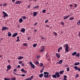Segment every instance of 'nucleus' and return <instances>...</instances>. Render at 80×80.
Listing matches in <instances>:
<instances>
[{
  "instance_id": "obj_40",
  "label": "nucleus",
  "mask_w": 80,
  "mask_h": 80,
  "mask_svg": "<svg viewBox=\"0 0 80 80\" xmlns=\"http://www.w3.org/2000/svg\"><path fill=\"white\" fill-rule=\"evenodd\" d=\"M7 5V4L6 3H5L3 4V6H6Z\"/></svg>"
},
{
  "instance_id": "obj_10",
  "label": "nucleus",
  "mask_w": 80,
  "mask_h": 80,
  "mask_svg": "<svg viewBox=\"0 0 80 80\" xmlns=\"http://www.w3.org/2000/svg\"><path fill=\"white\" fill-rule=\"evenodd\" d=\"M21 71H22V72L24 73H27V71L25 70L23 68H22V69H21Z\"/></svg>"
},
{
  "instance_id": "obj_63",
  "label": "nucleus",
  "mask_w": 80,
  "mask_h": 80,
  "mask_svg": "<svg viewBox=\"0 0 80 80\" xmlns=\"http://www.w3.org/2000/svg\"><path fill=\"white\" fill-rule=\"evenodd\" d=\"M3 40V38H1L0 39V40Z\"/></svg>"
},
{
  "instance_id": "obj_44",
  "label": "nucleus",
  "mask_w": 80,
  "mask_h": 80,
  "mask_svg": "<svg viewBox=\"0 0 80 80\" xmlns=\"http://www.w3.org/2000/svg\"><path fill=\"white\" fill-rule=\"evenodd\" d=\"M54 34H55V35H56V36H57V35H58V34L56 32H55L54 33Z\"/></svg>"
},
{
  "instance_id": "obj_7",
  "label": "nucleus",
  "mask_w": 80,
  "mask_h": 80,
  "mask_svg": "<svg viewBox=\"0 0 80 80\" xmlns=\"http://www.w3.org/2000/svg\"><path fill=\"white\" fill-rule=\"evenodd\" d=\"M74 68L76 69V70H78V71L80 72V68H78L77 66H75Z\"/></svg>"
},
{
  "instance_id": "obj_3",
  "label": "nucleus",
  "mask_w": 80,
  "mask_h": 80,
  "mask_svg": "<svg viewBox=\"0 0 80 80\" xmlns=\"http://www.w3.org/2000/svg\"><path fill=\"white\" fill-rule=\"evenodd\" d=\"M44 77H45L46 78H48L49 73L47 72H44Z\"/></svg>"
},
{
  "instance_id": "obj_47",
  "label": "nucleus",
  "mask_w": 80,
  "mask_h": 80,
  "mask_svg": "<svg viewBox=\"0 0 80 80\" xmlns=\"http://www.w3.org/2000/svg\"><path fill=\"white\" fill-rule=\"evenodd\" d=\"M48 22V20H47L45 21V23H47Z\"/></svg>"
},
{
  "instance_id": "obj_8",
  "label": "nucleus",
  "mask_w": 80,
  "mask_h": 80,
  "mask_svg": "<svg viewBox=\"0 0 80 80\" xmlns=\"http://www.w3.org/2000/svg\"><path fill=\"white\" fill-rule=\"evenodd\" d=\"M2 13L4 14V17L5 18L6 17H8V15L5 12L3 11Z\"/></svg>"
},
{
  "instance_id": "obj_36",
  "label": "nucleus",
  "mask_w": 80,
  "mask_h": 80,
  "mask_svg": "<svg viewBox=\"0 0 80 80\" xmlns=\"http://www.w3.org/2000/svg\"><path fill=\"white\" fill-rule=\"evenodd\" d=\"M67 71L68 72H69L70 71V69L69 68H67Z\"/></svg>"
},
{
  "instance_id": "obj_25",
  "label": "nucleus",
  "mask_w": 80,
  "mask_h": 80,
  "mask_svg": "<svg viewBox=\"0 0 80 80\" xmlns=\"http://www.w3.org/2000/svg\"><path fill=\"white\" fill-rule=\"evenodd\" d=\"M7 68L8 69H10L11 68V66L10 65H9L7 66Z\"/></svg>"
},
{
  "instance_id": "obj_21",
  "label": "nucleus",
  "mask_w": 80,
  "mask_h": 80,
  "mask_svg": "<svg viewBox=\"0 0 80 80\" xmlns=\"http://www.w3.org/2000/svg\"><path fill=\"white\" fill-rule=\"evenodd\" d=\"M22 58H23L22 56H20L19 58H18V59L20 60Z\"/></svg>"
},
{
  "instance_id": "obj_9",
  "label": "nucleus",
  "mask_w": 80,
  "mask_h": 80,
  "mask_svg": "<svg viewBox=\"0 0 80 80\" xmlns=\"http://www.w3.org/2000/svg\"><path fill=\"white\" fill-rule=\"evenodd\" d=\"M41 48H42V49L40 51V52H43L44 51L45 48L44 46H42L41 47Z\"/></svg>"
},
{
  "instance_id": "obj_64",
  "label": "nucleus",
  "mask_w": 80,
  "mask_h": 80,
  "mask_svg": "<svg viewBox=\"0 0 80 80\" xmlns=\"http://www.w3.org/2000/svg\"><path fill=\"white\" fill-rule=\"evenodd\" d=\"M67 80V79H66V78H64V80Z\"/></svg>"
},
{
  "instance_id": "obj_48",
  "label": "nucleus",
  "mask_w": 80,
  "mask_h": 80,
  "mask_svg": "<svg viewBox=\"0 0 80 80\" xmlns=\"http://www.w3.org/2000/svg\"><path fill=\"white\" fill-rule=\"evenodd\" d=\"M13 71L15 72H16L17 71V70L16 69H14V70H13Z\"/></svg>"
},
{
  "instance_id": "obj_33",
  "label": "nucleus",
  "mask_w": 80,
  "mask_h": 80,
  "mask_svg": "<svg viewBox=\"0 0 80 80\" xmlns=\"http://www.w3.org/2000/svg\"><path fill=\"white\" fill-rule=\"evenodd\" d=\"M35 63H36V65H38L39 64V62L38 61H36L35 62Z\"/></svg>"
},
{
  "instance_id": "obj_26",
  "label": "nucleus",
  "mask_w": 80,
  "mask_h": 80,
  "mask_svg": "<svg viewBox=\"0 0 80 80\" xmlns=\"http://www.w3.org/2000/svg\"><path fill=\"white\" fill-rule=\"evenodd\" d=\"M80 55L79 53L76 54V57H79Z\"/></svg>"
},
{
  "instance_id": "obj_17",
  "label": "nucleus",
  "mask_w": 80,
  "mask_h": 80,
  "mask_svg": "<svg viewBox=\"0 0 80 80\" xmlns=\"http://www.w3.org/2000/svg\"><path fill=\"white\" fill-rule=\"evenodd\" d=\"M37 13L36 12H33V16L34 17H36L37 16Z\"/></svg>"
},
{
  "instance_id": "obj_27",
  "label": "nucleus",
  "mask_w": 80,
  "mask_h": 80,
  "mask_svg": "<svg viewBox=\"0 0 80 80\" xmlns=\"http://www.w3.org/2000/svg\"><path fill=\"white\" fill-rule=\"evenodd\" d=\"M44 66L43 63H40V66L41 67H42Z\"/></svg>"
},
{
  "instance_id": "obj_61",
  "label": "nucleus",
  "mask_w": 80,
  "mask_h": 80,
  "mask_svg": "<svg viewBox=\"0 0 80 80\" xmlns=\"http://www.w3.org/2000/svg\"><path fill=\"white\" fill-rule=\"evenodd\" d=\"M60 51V50L58 49V53Z\"/></svg>"
},
{
  "instance_id": "obj_28",
  "label": "nucleus",
  "mask_w": 80,
  "mask_h": 80,
  "mask_svg": "<svg viewBox=\"0 0 80 80\" xmlns=\"http://www.w3.org/2000/svg\"><path fill=\"white\" fill-rule=\"evenodd\" d=\"M74 19V18L72 17H71L70 18H69V20H73Z\"/></svg>"
},
{
  "instance_id": "obj_29",
  "label": "nucleus",
  "mask_w": 80,
  "mask_h": 80,
  "mask_svg": "<svg viewBox=\"0 0 80 80\" xmlns=\"http://www.w3.org/2000/svg\"><path fill=\"white\" fill-rule=\"evenodd\" d=\"M4 80H10V78H5Z\"/></svg>"
},
{
  "instance_id": "obj_62",
  "label": "nucleus",
  "mask_w": 80,
  "mask_h": 80,
  "mask_svg": "<svg viewBox=\"0 0 80 80\" xmlns=\"http://www.w3.org/2000/svg\"><path fill=\"white\" fill-rule=\"evenodd\" d=\"M79 37H80V32L79 33Z\"/></svg>"
},
{
  "instance_id": "obj_54",
  "label": "nucleus",
  "mask_w": 80,
  "mask_h": 80,
  "mask_svg": "<svg viewBox=\"0 0 80 80\" xmlns=\"http://www.w3.org/2000/svg\"><path fill=\"white\" fill-rule=\"evenodd\" d=\"M61 24L62 25H63L64 24V22H62Z\"/></svg>"
},
{
  "instance_id": "obj_39",
  "label": "nucleus",
  "mask_w": 80,
  "mask_h": 80,
  "mask_svg": "<svg viewBox=\"0 0 80 80\" xmlns=\"http://www.w3.org/2000/svg\"><path fill=\"white\" fill-rule=\"evenodd\" d=\"M62 47H60V48H58V49H59V50H62Z\"/></svg>"
},
{
  "instance_id": "obj_32",
  "label": "nucleus",
  "mask_w": 80,
  "mask_h": 80,
  "mask_svg": "<svg viewBox=\"0 0 80 80\" xmlns=\"http://www.w3.org/2000/svg\"><path fill=\"white\" fill-rule=\"evenodd\" d=\"M38 8V6H36L34 7L33 8Z\"/></svg>"
},
{
  "instance_id": "obj_37",
  "label": "nucleus",
  "mask_w": 80,
  "mask_h": 80,
  "mask_svg": "<svg viewBox=\"0 0 80 80\" xmlns=\"http://www.w3.org/2000/svg\"><path fill=\"white\" fill-rule=\"evenodd\" d=\"M79 74H76V76L75 78H77L79 77Z\"/></svg>"
},
{
  "instance_id": "obj_58",
  "label": "nucleus",
  "mask_w": 80,
  "mask_h": 80,
  "mask_svg": "<svg viewBox=\"0 0 80 80\" xmlns=\"http://www.w3.org/2000/svg\"><path fill=\"white\" fill-rule=\"evenodd\" d=\"M37 31V30L36 29L34 30V31L35 32H36Z\"/></svg>"
},
{
  "instance_id": "obj_56",
  "label": "nucleus",
  "mask_w": 80,
  "mask_h": 80,
  "mask_svg": "<svg viewBox=\"0 0 80 80\" xmlns=\"http://www.w3.org/2000/svg\"><path fill=\"white\" fill-rule=\"evenodd\" d=\"M37 58H39V56H37Z\"/></svg>"
},
{
  "instance_id": "obj_5",
  "label": "nucleus",
  "mask_w": 80,
  "mask_h": 80,
  "mask_svg": "<svg viewBox=\"0 0 80 80\" xmlns=\"http://www.w3.org/2000/svg\"><path fill=\"white\" fill-rule=\"evenodd\" d=\"M34 78L33 76H32L30 78H27L25 79V80H32V79Z\"/></svg>"
},
{
  "instance_id": "obj_43",
  "label": "nucleus",
  "mask_w": 80,
  "mask_h": 80,
  "mask_svg": "<svg viewBox=\"0 0 80 80\" xmlns=\"http://www.w3.org/2000/svg\"><path fill=\"white\" fill-rule=\"evenodd\" d=\"M20 76H22L23 77H24L25 76V75L24 74H23L21 75Z\"/></svg>"
},
{
  "instance_id": "obj_46",
  "label": "nucleus",
  "mask_w": 80,
  "mask_h": 80,
  "mask_svg": "<svg viewBox=\"0 0 80 80\" xmlns=\"http://www.w3.org/2000/svg\"><path fill=\"white\" fill-rule=\"evenodd\" d=\"M43 70L41 69V70L40 71L41 73H42L43 72Z\"/></svg>"
},
{
  "instance_id": "obj_59",
  "label": "nucleus",
  "mask_w": 80,
  "mask_h": 80,
  "mask_svg": "<svg viewBox=\"0 0 80 80\" xmlns=\"http://www.w3.org/2000/svg\"><path fill=\"white\" fill-rule=\"evenodd\" d=\"M28 8H29L30 7V5H28Z\"/></svg>"
},
{
  "instance_id": "obj_52",
  "label": "nucleus",
  "mask_w": 80,
  "mask_h": 80,
  "mask_svg": "<svg viewBox=\"0 0 80 80\" xmlns=\"http://www.w3.org/2000/svg\"><path fill=\"white\" fill-rule=\"evenodd\" d=\"M38 24V22H36V23H35L34 24V25H37Z\"/></svg>"
},
{
  "instance_id": "obj_18",
  "label": "nucleus",
  "mask_w": 80,
  "mask_h": 80,
  "mask_svg": "<svg viewBox=\"0 0 80 80\" xmlns=\"http://www.w3.org/2000/svg\"><path fill=\"white\" fill-rule=\"evenodd\" d=\"M77 54V52H75L72 53V56H75Z\"/></svg>"
},
{
  "instance_id": "obj_11",
  "label": "nucleus",
  "mask_w": 80,
  "mask_h": 80,
  "mask_svg": "<svg viewBox=\"0 0 80 80\" xmlns=\"http://www.w3.org/2000/svg\"><path fill=\"white\" fill-rule=\"evenodd\" d=\"M56 57H57V58H59L60 57V55L58 53H56Z\"/></svg>"
},
{
  "instance_id": "obj_41",
  "label": "nucleus",
  "mask_w": 80,
  "mask_h": 80,
  "mask_svg": "<svg viewBox=\"0 0 80 80\" xmlns=\"http://www.w3.org/2000/svg\"><path fill=\"white\" fill-rule=\"evenodd\" d=\"M22 63V61H21L19 62H18V63H19V64H21Z\"/></svg>"
},
{
  "instance_id": "obj_23",
  "label": "nucleus",
  "mask_w": 80,
  "mask_h": 80,
  "mask_svg": "<svg viewBox=\"0 0 80 80\" xmlns=\"http://www.w3.org/2000/svg\"><path fill=\"white\" fill-rule=\"evenodd\" d=\"M64 72V71L62 70V71H60L59 73V74H63V73Z\"/></svg>"
},
{
  "instance_id": "obj_4",
  "label": "nucleus",
  "mask_w": 80,
  "mask_h": 80,
  "mask_svg": "<svg viewBox=\"0 0 80 80\" xmlns=\"http://www.w3.org/2000/svg\"><path fill=\"white\" fill-rule=\"evenodd\" d=\"M30 64L31 68L34 69L35 68V66L32 63V62H30Z\"/></svg>"
},
{
  "instance_id": "obj_51",
  "label": "nucleus",
  "mask_w": 80,
  "mask_h": 80,
  "mask_svg": "<svg viewBox=\"0 0 80 80\" xmlns=\"http://www.w3.org/2000/svg\"><path fill=\"white\" fill-rule=\"evenodd\" d=\"M16 0H12L13 3H14Z\"/></svg>"
},
{
  "instance_id": "obj_35",
  "label": "nucleus",
  "mask_w": 80,
  "mask_h": 80,
  "mask_svg": "<svg viewBox=\"0 0 80 80\" xmlns=\"http://www.w3.org/2000/svg\"><path fill=\"white\" fill-rule=\"evenodd\" d=\"M67 77V75H64V79H66Z\"/></svg>"
},
{
  "instance_id": "obj_6",
  "label": "nucleus",
  "mask_w": 80,
  "mask_h": 80,
  "mask_svg": "<svg viewBox=\"0 0 80 80\" xmlns=\"http://www.w3.org/2000/svg\"><path fill=\"white\" fill-rule=\"evenodd\" d=\"M8 27H2V31L3 32L4 31V30H8Z\"/></svg>"
},
{
  "instance_id": "obj_34",
  "label": "nucleus",
  "mask_w": 80,
  "mask_h": 80,
  "mask_svg": "<svg viewBox=\"0 0 80 80\" xmlns=\"http://www.w3.org/2000/svg\"><path fill=\"white\" fill-rule=\"evenodd\" d=\"M23 45L25 46H27L28 44L27 43H23Z\"/></svg>"
},
{
  "instance_id": "obj_16",
  "label": "nucleus",
  "mask_w": 80,
  "mask_h": 80,
  "mask_svg": "<svg viewBox=\"0 0 80 80\" xmlns=\"http://www.w3.org/2000/svg\"><path fill=\"white\" fill-rule=\"evenodd\" d=\"M18 34V33H15L12 35V37H16V36H17V35Z\"/></svg>"
},
{
  "instance_id": "obj_30",
  "label": "nucleus",
  "mask_w": 80,
  "mask_h": 80,
  "mask_svg": "<svg viewBox=\"0 0 80 80\" xmlns=\"http://www.w3.org/2000/svg\"><path fill=\"white\" fill-rule=\"evenodd\" d=\"M11 80H16V79L15 78H11Z\"/></svg>"
},
{
  "instance_id": "obj_38",
  "label": "nucleus",
  "mask_w": 80,
  "mask_h": 80,
  "mask_svg": "<svg viewBox=\"0 0 80 80\" xmlns=\"http://www.w3.org/2000/svg\"><path fill=\"white\" fill-rule=\"evenodd\" d=\"M80 20L78 22V23H77V24H78V25H80Z\"/></svg>"
},
{
  "instance_id": "obj_24",
  "label": "nucleus",
  "mask_w": 80,
  "mask_h": 80,
  "mask_svg": "<svg viewBox=\"0 0 80 80\" xmlns=\"http://www.w3.org/2000/svg\"><path fill=\"white\" fill-rule=\"evenodd\" d=\"M19 22H20V23L22 22V21H23L22 19V18H20L19 19Z\"/></svg>"
},
{
  "instance_id": "obj_19",
  "label": "nucleus",
  "mask_w": 80,
  "mask_h": 80,
  "mask_svg": "<svg viewBox=\"0 0 80 80\" xmlns=\"http://www.w3.org/2000/svg\"><path fill=\"white\" fill-rule=\"evenodd\" d=\"M12 35V34L10 32H8V37H11Z\"/></svg>"
},
{
  "instance_id": "obj_20",
  "label": "nucleus",
  "mask_w": 80,
  "mask_h": 80,
  "mask_svg": "<svg viewBox=\"0 0 80 80\" xmlns=\"http://www.w3.org/2000/svg\"><path fill=\"white\" fill-rule=\"evenodd\" d=\"M63 60H60V61L58 62V64H61Z\"/></svg>"
},
{
  "instance_id": "obj_12",
  "label": "nucleus",
  "mask_w": 80,
  "mask_h": 80,
  "mask_svg": "<svg viewBox=\"0 0 80 80\" xmlns=\"http://www.w3.org/2000/svg\"><path fill=\"white\" fill-rule=\"evenodd\" d=\"M71 16L70 15H68L67 16H66L64 17V19H68L69 17H70Z\"/></svg>"
},
{
  "instance_id": "obj_55",
  "label": "nucleus",
  "mask_w": 80,
  "mask_h": 80,
  "mask_svg": "<svg viewBox=\"0 0 80 80\" xmlns=\"http://www.w3.org/2000/svg\"><path fill=\"white\" fill-rule=\"evenodd\" d=\"M18 68H20V65H18Z\"/></svg>"
},
{
  "instance_id": "obj_31",
  "label": "nucleus",
  "mask_w": 80,
  "mask_h": 80,
  "mask_svg": "<svg viewBox=\"0 0 80 80\" xmlns=\"http://www.w3.org/2000/svg\"><path fill=\"white\" fill-rule=\"evenodd\" d=\"M37 45V44H34L33 45V47L34 48H36Z\"/></svg>"
},
{
  "instance_id": "obj_50",
  "label": "nucleus",
  "mask_w": 80,
  "mask_h": 80,
  "mask_svg": "<svg viewBox=\"0 0 80 80\" xmlns=\"http://www.w3.org/2000/svg\"><path fill=\"white\" fill-rule=\"evenodd\" d=\"M20 41L19 39H17V40L16 41V42H20Z\"/></svg>"
},
{
  "instance_id": "obj_14",
  "label": "nucleus",
  "mask_w": 80,
  "mask_h": 80,
  "mask_svg": "<svg viewBox=\"0 0 80 80\" xmlns=\"http://www.w3.org/2000/svg\"><path fill=\"white\" fill-rule=\"evenodd\" d=\"M21 2H21L20 1H17L16 2H15V4H20Z\"/></svg>"
},
{
  "instance_id": "obj_13",
  "label": "nucleus",
  "mask_w": 80,
  "mask_h": 80,
  "mask_svg": "<svg viewBox=\"0 0 80 80\" xmlns=\"http://www.w3.org/2000/svg\"><path fill=\"white\" fill-rule=\"evenodd\" d=\"M20 31L21 32H22V33H24L25 31V29L24 28H22L21 29Z\"/></svg>"
},
{
  "instance_id": "obj_42",
  "label": "nucleus",
  "mask_w": 80,
  "mask_h": 80,
  "mask_svg": "<svg viewBox=\"0 0 80 80\" xmlns=\"http://www.w3.org/2000/svg\"><path fill=\"white\" fill-rule=\"evenodd\" d=\"M46 10H43V11H42V12H43V13H44L45 12H46Z\"/></svg>"
},
{
  "instance_id": "obj_22",
  "label": "nucleus",
  "mask_w": 80,
  "mask_h": 80,
  "mask_svg": "<svg viewBox=\"0 0 80 80\" xmlns=\"http://www.w3.org/2000/svg\"><path fill=\"white\" fill-rule=\"evenodd\" d=\"M43 75H44V74L43 73H41L40 75H39V77L40 78H42L43 76Z\"/></svg>"
},
{
  "instance_id": "obj_49",
  "label": "nucleus",
  "mask_w": 80,
  "mask_h": 80,
  "mask_svg": "<svg viewBox=\"0 0 80 80\" xmlns=\"http://www.w3.org/2000/svg\"><path fill=\"white\" fill-rule=\"evenodd\" d=\"M77 4H75V5H74V7H75V8H76L77 7Z\"/></svg>"
},
{
  "instance_id": "obj_45",
  "label": "nucleus",
  "mask_w": 80,
  "mask_h": 80,
  "mask_svg": "<svg viewBox=\"0 0 80 80\" xmlns=\"http://www.w3.org/2000/svg\"><path fill=\"white\" fill-rule=\"evenodd\" d=\"M22 18H23V19H26V18L25 16H23V17H22Z\"/></svg>"
},
{
  "instance_id": "obj_53",
  "label": "nucleus",
  "mask_w": 80,
  "mask_h": 80,
  "mask_svg": "<svg viewBox=\"0 0 80 80\" xmlns=\"http://www.w3.org/2000/svg\"><path fill=\"white\" fill-rule=\"evenodd\" d=\"M21 66H22V67H24V64L23 63H22V64H21Z\"/></svg>"
},
{
  "instance_id": "obj_2",
  "label": "nucleus",
  "mask_w": 80,
  "mask_h": 80,
  "mask_svg": "<svg viewBox=\"0 0 80 80\" xmlns=\"http://www.w3.org/2000/svg\"><path fill=\"white\" fill-rule=\"evenodd\" d=\"M64 46L66 47V48H65V52H69V47L68 44H66V45H64Z\"/></svg>"
},
{
  "instance_id": "obj_57",
  "label": "nucleus",
  "mask_w": 80,
  "mask_h": 80,
  "mask_svg": "<svg viewBox=\"0 0 80 80\" xmlns=\"http://www.w3.org/2000/svg\"><path fill=\"white\" fill-rule=\"evenodd\" d=\"M69 6H70V7H72L73 6L72 5V4L70 5Z\"/></svg>"
},
{
  "instance_id": "obj_15",
  "label": "nucleus",
  "mask_w": 80,
  "mask_h": 80,
  "mask_svg": "<svg viewBox=\"0 0 80 80\" xmlns=\"http://www.w3.org/2000/svg\"><path fill=\"white\" fill-rule=\"evenodd\" d=\"M74 65H75V66H78V65H79L80 62H76L74 63Z\"/></svg>"
},
{
  "instance_id": "obj_60",
  "label": "nucleus",
  "mask_w": 80,
  "mask_h": 80,
  "mask_svg": "<svg viewBox=\"0 0 80 80\" xmlns=\"http://www.w3.org/2000/svg\"><path fill=\"white\" fill-rule=\"evenodd\" d=\"M2 3H1V4H0V6H2Z\"/></svg>"
},
{
  "instance_id": "obj_1",
  "label": "nucleus",
  "mask_w": 80,
  "mask_h": 80,
  "mask_svg": "<svg viewBox=\"0 0 80 80\" xmlns=\"http://www.w3.org/2000/svg\"><path fill=\"white\" fill-rule=\"evenodd\" d=\"M52 76L54 78H56L57 77L59 78L60 77V73L59 72H56L55 74L52 75Z\"/></svg>"
}]
</instances>
